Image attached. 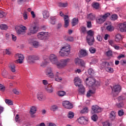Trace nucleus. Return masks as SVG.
Masks as SVG:
<instances>
[{
    "instance_id": "f257e3e1",
    "label": "nucleus",
    "mask_w": 126,
    "mask_h": 126,
    "mask_svg": "<svg viewBox=\"0 0 126 126\" xmlns=\"http://www.w3.org/2000/svg\"><path fill=\"white\" fill-rule=\"evenodd\" d=\"M87 33L88 34L86 37L87 42L90 46H92L95 41L94 39V32L92 30H89L87 32Z\"/></svg>"
},
{
    "instance_id": "f03ea898",
    "label": "nucleus",
    "mask_w": 126,
    "mask_h": 126,
    "mask_svg": "<svg viewBox=\"0 0 126 126\" xmlns=\"http://www.w3.org/2000/svg\"><path fill=\"white\" fill-rule=\"evenodd\" d=\"M60 56L61 57H67L70 54V46H64L62 48L61 51L59 52Z\"/></svg>"
},
{
    "instance_id": "7ed1b4c3",
    "label": "nucleus",
    "mask_w": 126,
    "mask_h": 126,
    "mask_svg": "<svg viewBox=\"0 0 126 126\" xmlns=\"http://www.w3.org/2000/svg\"><path fill=\"white\" fill-rule=\"evenodd\" d=\"M70 62V59H62L60 60V62H58L57 63L58 68H63L65 66H66L67 63Z\"/></svg>"
},
{
    "instance_id": "20e7f679",
    "label": "nucleus",
    "mask_w": 126,
    "mask_h": 126,
    "mask_svg": "<svg viewBox=\"0 0 126 126\" xmlns=\"http://www.w3.org/2000/svg\"><path fill=\"white\" fill-rule=\"evenodd\" d=\"M121 90H122L121 86L116 85L112 88V93L114 96H118L119 93L121 92Z\"/></svg>"
},
{
    "instance_id": "39448f33",
    "label": "nucleus",
    "mask_w": 126,
    "mask_h": 126,
    "mask_svg": "<svg viewBox=\"0 0 126 126\" xmlns=\"http://www.w3.org/2000/svg\"><path fill=\"white\" fill-rule=\"evenodd\" d=\"M38 30H39V27L37 26H31L29 29V32H28V35L31 36L32 34H36L38 32Z\"/></svg>"
},
{
    "instance_id": "423d86ee",
    "label": "nucleus",
    "mask_w": 126,
    "mask_h": 126,
    "mask_svg": "<svg viewBox=\"0 0 126 126\" xmlns=\"http://www.w3.org/2000/svg\"><path fill=\"white\" fill-rule=\"evenodd\" d=\"M15 58L17 59L15 61L16 63H23V60H24V56L23 55L18 53L15 55Z\"/></svg>"
},
{
    "instance_id": "0eeeda50",
    "label": "nucleus",
    "mask_w": 126,
    "mask_h": 126,
    "mask_svg": "<svg viewBox=\"0 0 126 126\" xmlns=\"http://www.w3.org/2000/svg\"><path fill=\"white\" fill-rule=\"evenodd\" d=\"M49 60L53 64H56L58 65L59 61L58 60V57L57 55L55 54H51L49 56Z\"/></svg>"
},
{
    "instance_id": "6e6552de",
    "label": "nucleus",
    "mask_w": 126,
    "mask_h": 126,
    "mask_svg": "<svg viewBox=\"0 0 126 126\" xmlns=\"http://www.w3.org/2000/svg\"><path fill=\"white\" fill-rule=\"evenodd\" d=\"M102 112V108L97 105H93L92 107L91 114H97L98 113H101Z\"/></svg>"
},
{
    "instance_id": "1a4fd4ad",
    "label": "nucleus",
    "mask_w": 126,
    "mask_h": 126,
    "mask_svg": "<svg viewBox=\"0 0 126 126\" xmlns=\"http://www.w3.org/2000/svg\"><path fill=\"white\" fill-rule=\"evenodd\" d=\"M86 82L87 85L90 87L95 84L96 80L93 77H89L86 79Z\"/></svg>"
},
{
    "instance_id": "9d476101",
    "label": "nucleus",
    "mask_w": 126,
    "mask_h": 126,
    "mask_svg": "<svg viewBox=\"0 0 126 126\" xmlns=\"http://www.w3.org/2000/svg\"><path fill=\"white\" fill-rule=\"evenodd\" d=\"M49 32H40L37 33V37L39 40H44L46 37H48Z\"/></svg>"
},
{
    "instance_id": "9b49d317",
    "label": "nucleus",
    "mask_w": 126,
    "mask_h": 126,
    "mask_svg": "<svg viewBox=\"0 0 126 126\" xmlns=\"http://www.w3.org/2000/svg\"><path fill=\"white\" fill-rule=\"evenodd\" d=\"M46 74L47 76L50 77V78H54L55 76L54 75V73L53 72V68L51 67L47 68L46 71Z\"/></svg>"
},
{
    "instance_id": "f8f14e48",
    "label": "nucleus",
    "mask_w": 126,
    "mask_h": 126,
    "mask_svg": "<svg viewBox=\"0 0 126 126\" xmlns=\"http://www.w3.org/2000/svg\"><path fill=\"white\" fill-rule=\"evenodd\" d=\"M26 30H27L26 27L22 26L20 28V29L17 31V33L18 35H24L25 33H26Z\"/></svg>"
},
{
    "instance_id": "ddd939ff",
    "label": "nucleus",
    "mask_w": 126,
    "mask_h": 126,
    "mask_svg": "<svg viewBox=\"0 0 126 126\" xmlns=\"http://www.w3.org/2000/svg\"><path fill=\"white\" fill-rule=\"evenodd\" d=\"M120 31L121 32H126V22L119 24L118 25Z\"/></svg>"
},
{
    "instance_id": "4468645a",
    "label": "nucleus",
    "mask_w": 126,
    "mask_h": 126,
    "mask_svg": "<svg viewBox=\"0 0 126 126\" xmlns=\"http://www.w3.org/2000/svg\"><path fill=\"white\" fill-rule=\"evenodd\" d=\"M63 106L66 109H72L73 108L72 104L68 101H64L63 102Z\"/></svg>"
},
{
    "instance_id": "2eb2a0df",
    "label": "nucleus",
    "mask_w": 126,
    "mask_h": 126,
    "mask_svg": "<svg viewBox=\"0 0 126 126\" xmlns=\"http://www.w3.org/2000/svg\"><path fill=\"white\" fill-rule=\"evenodd\" d=\"M78 87H79V93L80 94H81L82 95H84L85 93V88L84 86H83V85L80 84V85H78Z\"/></svg>"
},
{
    "instance_id": "dca6fc26",
    "label": "nucleus",
    "mask_w": 126,
    "mask_h": 126,
    "mask_svg": "<svg viewBox=\"0 0 126 126\" xmlns=\"http://www.w3.org/2000/svg\"><path fill=\"white\" fill-rule=\"evenodd\" d=\"M37 98L39 101H44V100H46V96L43 94V93L42 92L38 93Z\"/></svg>"
},
{
    "instance_id": "f3484780",
    "label": "nucleus",
    "mask_w": 126,
    "mask_h": 126,
    "mask_svg": "<svg viewBox=\"0 0 126 126\" xmlns=\"http://www.w3.org/2000/svg\"><path fill=\"white\" fill-rule=\"evenodd\" d=\"M78 122L81 125H87V120L84 117H81L78 119Z\"/></svg>"
},
{
    "instance_id": "a211bd4d",
    "label": "nucleus",
    "mask_w": 126,
    "mask_h": 126,
    "mask_svg": "<svg viewBox=\"0 0 126 126\" xmlns=\"http://www.w3.org/2000/svg\"><path fill=\"white\" fill-rule=\"evenodd\" d=\"M64 27L65 28L68 27V25H69V19L68 16L65 15L64 16Z\"/></svg>"
},
{
    "instance_id": "6ab92c4d",
    "label": "nucleus",
    "mask_w": 126,
    "mask_h": 126,
    "mask_svg": "<svg viewBox=\"0 0 126 126\" xmlns=\"http://www.w3.org/2000/svg\"><path fill=\"white\" fill-rule=\"evenodd\" d=\"M43 17L44 19H48L50 16V13L48 10H44L42 12Z\"/></svg>"
},
{
    "instance_id": "aec40b11",
    "label": "nucleus",
    "mask_w": 126,
    "mask_h": 126,
    "mask_svg": "<svg viewBox=\"0 0 126 126\" xmlns=\"http://www.w3.org/2000/svg\"><path fill=\"white\" fill-rule=\"evenodd\" d=\"M105 21H106V20L102 16H100L99 18L96 19V22L98 24H102V23H104Z\"/></svg>"
},
{
    "instance_id": "412c9836",
    "label": "nucleus",
    "mask_w": 126,
    "mask_h": 126,
    "mask_svg": "<svg viewBox=\"0 0 126 126\" xmlns=\"http://www.w3.org/2000/svg\"><path fill=\"white\" fill-rule=\"evenodd\" d=\"M74 82L75 83V85L76 86H78V85H80V83H81V80L79 77H76L74 79Z\"/></svg>"
},
{
    "instance_id": "4be33fe9",
    "label": "nucleus",
    "mask_w": 126,
    "mask_h": 126,
    "mask_svg": "<svg viewBox=\"0 0 126 126\" xmlns=\"http://www.w3.org/2000/svg\"><path fill=\"white\" fill-rule=\"evenodd\" d=\"M45 90H46L48 93H52L53 91V87L51 85H48L45 87Z\"/></svg>"
},
{
    "instance_id": "5701e85b",
    "label": "nucleus",
    "mask_w": 126,
    "mask_h": 126,
    "mask_svg": "<svg viewBox=\"0 0 126 126\" xmlns=\"http://www.w3.org/2000/svg\"><path fill=\"white\" fill-rule=\"evenodd\" d=\"M9 67L12 72H15V71H16V70L15 69V65H14V63H10L9 65Z\"/></svg>"
},
{
    "instance_id": "b1692460",
    "label": "nucleus",
    "mask_w": 126,
    "mask_h": 126,
    "mask_svg": "<svg viewBox=\"0 0 126 126\" xmlns=\"http://www.w3.org/2000/svg\"><path fill=\"white\" fill-rule=\"evenodd\" d=\"M92 6L95 9H99L100 8V4L98 2H94L92 4Z\"/></svg>"
},
{
    "instance_id": "393cba45",
    "label": "nucleus",
    "mask_w": 126,
    "mask_h": 126,
    "mask_svg": "<svg viewBox=\"0 0 126 126\" xmlns=\"http://www.w3.org/2000/svg\"><path fill=\"white\" fill-rule=\"evenodd\" d=\"M48 63H49V60H48V59H46L40 63V65L42 67H45V66L47 65Z\"/></svg>"
},
{
    "instance_id": "a878e982",
    "label": "nucleus",
    "mask_w": 126,
    "mask_h": 126,
    "mask_svg": "<svg viewBox=\"0 0 126 126\" xmlns=\"http://www.w3.org/2000/svg\"><path fill=\"white\" fill-rule=\"evenodd\" d=\"M79 65L81 66V67H83V68H85L86 67V62L84 61V60L81 59Z\"/></svg>"
},
{
    "instance_id": "bb28decb",
    "label": "nucleus",
    "mask_w": 126,
    "mask_h": 126,
    "mask_svg": "<svg viewBox=\"0 0 126 126\" xmlns=\"http://www.w3.org/2000/svg\"><path fill=\"white\" fill-rule=\"evenodd\" d=\"M109 118L111 121H114V119L116 118V113L114 111H112L110 113Z\"/></svg>"
},
{
    "instance_id": "cd10ccee",
    "label": "nucleus",
    "mask_w": 126,
    "mask_h": 126,
    "mask_svg": "<svg viewBox=\"0 0 126 126\" xmlns=\"http://www.w3.org/2000/svg\"><path fill=\"white\" fill-rule=\"evenodd\" d=\"M93 94H95V90H90L87 94V96L88 97H91V96H92Z\"/></svg>"
},
{
    "instance_id": "c85d7f7f",
    "label": "nucleus",
    "mask_w": 126,
    "mask_h": 126,
    "mask_svg": "<svg viewBox=\"0 0 126 126\" xmlns=\"http://www.w3.org/2000/svg\"><path fill=\"white\" fill-rule=\"evenodd\" d=\"M36 112H37V108H36V107L32 106L31 108L30 114H36Z\"/></svg>"
},
{
    "instance_id": "c756f323",
    "label": "nucleus",
    "mask_w": 126,
    "mask_h": 126,
    "mask_svg": "<svg viewBox=\"0 0 126 126\" xmlns=\"http://www.w3.org/2000/svg\"><path fill=\"white\" fill-rule=\"evenodd\" d=\"M89 111V110L88 109V107H86L81 110L80 113V114H88Z\"/></svg>"
},
{
    "instance_id": "7c9ffc66",
    "label": "nucleus",
    "mask_w": 126,
    "mask_h": 126,
    "mask_svg": "<svg viewBox=\"0 0 126 126\" xmlns=\"http://www.w3.org/2000/svg\"><path fill=\"white\" fill-rule=\"evenodd\" d=\"M123 39V37H122V35L120 34H117L116 35V37H115V41L116 42H120V41H121V40H122Z\"/></svg>"
},
{
    "instance_id": "2f4dec72",
    "label": "nucleus",
    "mask_w": 126,
    "mask_h": 126,
    "mask_svg": "<svg viewBox=\"0 0 126 126\" xmlns=\"http://www.w3.org/2000/svg\"><path fill=\"white\" fill-rule=\"evenodd\" d=\"M80 55L81 57H86V56H87V52H86V51L84 50H81L80 51Z\"/></svg>"
},
{
    "instance_id": "473e14b6",
    "label": "nucleus",
    "mask_w": 126,
    "mask_h": 126,
    "mask_svg": "<svg viewBox=\"0 0 126 126\" xmlns=\"http://www.w3.org/2000/svg\"><path fill=\"white\" fill-rule=\"evenodd\" d=\"M62 80H63V79L62 77L59 76V72H57L55 76V81L60 82V81H62Z\"/></svg>"
},
{
    "instance_id": "72a5a7b5",
    "label": "nucleus",
    "mask_w": 126,
    "mask_h": 126,
    "mask_svg": "<svg viewBox=\"0 0 126 126\" xmlns=\"http://www.w3.org/2000/svg\"><path fill=\"white\" fill-rule=\"evenodd\" d=\"M64 40L67 42H72L73 41V37L72 36H65Z\"/></svg>"
},
{
    "instance_id": "f704fd0d",
    "label": "nucleus",
    "mask_w": 126,
    "mask_h": 126,
    "mask_svg": "<svg viewBox=\"0 0 126 126\" xmlns=\"http://www.w3.org/2000/svg\"><path fill=\"white\" fill-rule=\"evenodd\" d=\"M58 5L60 7H66V6H67V3H63L59 2L58 3Z\"/></svg>"
},
{
    "instance_id": "c9c22d12",
    "label": "nucleus",
    "mask_w": 126,
    "mask_h": 126,
    "mask_svg": "<svg viewBox=\"0 0 126 126\" xmlns=\"http://www.w3.org/2000/svg\"><path fill=\"white\" fill-rule=\"evenodd\" d=\"M106 30H107V31H109V32H112V31H114V30H115V28L112 26V25H108L106 27Z\"/></svg>"
},
{
    "instance_id": "e433bc0d",
    "label": "nucleus",
    "mask_w": 126,
    "mask_h": 126,
    "mask_svg": "<svg viewBox=\"0 0 126 126\" xmlns=\"http://www.w3.org/2000/svg\"><path fill=\"white\" fill-rule=\"evenodd\" d=\"M88 19H89V20H94V19H95V15L92 13L88 14Z\"/></svg>"
},
{
    "instance_id": "4c0bfd02",
    "label": "nucleus",
    "mask_w": 126,
    "mask_h": 126,
    "mask_svg": "<svg viewBox=\"0 0 126 126\" xmlns=\"http://www.w3.org/2000/svg\"><path fill=\"white\" fill-rule=\"evenodd\" d=\"M32 44L33 47H34V48H38L40 46L39 42L37 41H32Z\"/></svg>"
},
{
    "instance_id": "58836bf2",
    "label": "nucleus",
    "mask_w": 126,
    "mask_h": 126,
    "mask_svg": "<svg viewBox=\"0 0 126 126\" xmlns=\"http://www.w3.org/2000/svg\"><path fill=\"white\" fill-rule=\"evenodd\" d=\"M6 16V13L4 12L2 10H0V18L5 17Z\"/></svg>"
},
{
    "instance_id": "ea45409f",
    "label": "nucleus",
    "mask_w": 126,
    "mask_h": 126,
    "mask_svg": "<svg viewBox=\"0 0 126 126\" xmlns=\"http://www.w3.org/2000/svg\"><path fill=\"white\" fill-rule=\"evenodd\" d=\"M50 23L52 24V25H55L56 24V17H50Z\"/></svg>"
},
{
    "instance_id": "a19ab883",
    "label": "nucleus",
    "mask_w": 126,
    "mask_h": 126,
    "mask_svg": "<svg viewBox=\"0 0 126 126\" xmlns=\"http://www.w3.org/2000/svg\"><path fill=\"white\" fill-rule=\"evenodd\" d=\"M77 23H78V19H77L76 18H73L72 22V26H75Z\"/></svg>"
},
{
    "instance_id": "79ce46f5",
    "label": "nucleus",
    "mask_w": 126,
    "mask_h": 126,
    "mask_svg": "<svg viewBox=\"0 0 126 126\" xmlns=\"http://www.w3.org/2000/svg\"><path fill=\"white\" fill-rule=\"evenodd\" d=\"M81 59L77 58L74 60V63L76 65H79V63H80V62L81 61Z\"/></svg>"
},
{
    "instance_id": "37998d69",
    "label": "nucleus",
    "mask_w": 126,
    "mask_h": 126,
    "mask_svg": "<svg viewBox=\"0 0 126 126\" xmlns=\"http://www.w3.org/2000/svg\"><path fill=\"white\" fill-rule=\"evenodd\" d=\"M88 74L92 76H93L95 74L94 70L92 68H90L88 71Z\"/></svg>"
},
{
    "instance_id": "c03bdc74",
    "label": "nucleus",
    "mask_w": 126,
    "mask_h": 126,
    "mask_svg": "<svg viewBox=\"0 0 126 126\" xmlns=\"http://www.w3.org/2000/svg\"><path fill=\"white\" fill-rule=\"evenodd\" d=\"M0 28L1 30H7L8 27L6 25L2 24L0 25Z\"/></svg>"
},
{
    "instance_id": "a18cd8bd",
    "label": "nucleus",
    "mask_w": 126,
    "mask_h": 126,
    "mask_svg": "<svg viewBox=\"0 0 126 126\" xmlns=\"http://www.w3.org/2000/svg\"><path fill=\"white\" fill-rule=\"evenodd\" d=\"M106 71H107V72H110V73H113V72H114V68L107 67L106 68Z\"/></svg>"
},
{
    "instance_id": "49530a36",
    "label": "nucleus",
    "mask_w": 126,
    "mask_h": 126,
    "mask_svg": "<svg viewBox=\"0 0 126 126\" xmlns=\"http://www.w3.org/2000/svg\"><path fill=\"white\" fill-rule=\"evenodd\" d=\"M28 61L29 63L34 62V55L28 56Z\"/></svg>"
},
{
    "instance_id": "de8ad7c7",
    "label": "nucleus",
    "mask_w": 126,
    "mask_h": 126,
    "mask_svg": "<svg viewBox=\"0 0 126 126\" xmlns=\"http://www.w3.org/2000/svg\"><path fill=\"white\" fill-rule=\"evenodd\" d=\"M5 102L6 104H7V105H13V103L11 100L5 99Z\"/></svg>"
},
{
    "instance_id": "09e8293b",
    "label": "nucleus",
    "mask_w": 126,
    "mask_h": 126,
    "mask_svg": "<svg viewBox=\"0 0 126 126\" xmlns=\"http://www.w3.org/2000/svg\"><path fill=\"white\" fill-rule=\"evenodd\" d=\"M67 117L68 118V119H72L73 118V117H74V113H73V112H69L68 115H67Z\"/></svg>"
},
{
    "instance_id": "8fccbe9b",
    "label": "nucleus",
    "mask_w": 126,
    "mask_h": 126,
    "mask_svg": "<svg viewBox=\"0 0 126 126\" xmlns=\"http://www.w3.org/2000/svg\"><path fill=\"white\" fill-rule=\"evenodd\" d=\"M92 120L94 121V122H97L98 120V116L97 115L94 114L92 116Z\"/></svg>"
},
{
    "instance_id": "3c124183",
    "label": "nucleus",
    "mask_w": 126,
    "mask_h": 126,
    "mask_svg": "<svg viewBox=\"0 0 126 126\" xmlns=\"http://www.w3.org/2000/svg\"><path fill=\"white\" fill-rule=\"evenodd\" d=\"M66 93L64 91H59L58 92V95L60 97H63V96H64L65 95Z\"/></svg>"
},
{
    "instance_id": "603ef678",
    "label": "nucleus",
    "mask_w": 126,
    "mask_h": 126,
    "mask_svg": "<svg viewBox=\"0 0 126 126\" xmlns=\"http://www.w3.org/2000/svg\"><path fill=\"white\" fill-rule=\"evenodd\" d=\"M124 102H120L119 103H116V107H117V108H121L124 107Z\"/></svg>"
},
{
    "instance_id": "864d4df0",
    "label": "nucleus",
    "mask_w": 126,
    "mask_h": 126,
    "mask_svg": "<svg viewBox=\"0 0 126 126\" xmlns=\"http://www.w3.org/2000/svg\"><path fill=\"white\" fill-rule=\"evenodd\" d=\"M105 55H106L107 57H112V56L113 55V52L111 50H109L106 52Z\"/></svg>"
},
{
    "instance_id": "5fc2aeb1",
    "label": "nucleus",
    "mask_w": 126,
    "mask_h": 126,
    "mask_svg": "<svg viewBox=\"0 0 126 126\" xmlns=\"http://www.w3.org/2000/svg\"><path fill=\"white\" fill-rule=\"evenodd\" d=\"M15 121L16 123H20V118H19V115L17 114L15 117Z\"/></svg>"
},
{
    "instance_id": "6e6d98bb",
    "label": "nucleus",
    "mask_w": 126,
    "mask_h": 126,
    "mask_svg": "<svg viewBox=\"0 0 126 126\" xmlns=\"http://www.w3.org/2000/svg\"><path fill=\"white\" fill-rule=\"evenodd\" d=\"M89 51L91 54H95V53H96V49L94 48V47L90 48Z\"/></svg>"
},
{
    "instance_id": "4d7b16f0",
    "label": "nucleus",
    "mask_w": 126,
    "mask_h": 126,
    "mask_svg": "<svg viewBox=\"0 0 126 126\" xmlns=\"http://www.w3.org/2000/svg\"><path fill=\"white\" fill-rule=\"evenodd\" d=\"M102 65L103 66V67L107 68V67L110 65V63L107 62H104L102 63Z\"/></svg>"
},
{
    "instance_id": "13d9d810",
    "label": "nucleus",
    "mask_w": 126,
    "mask_h": 126,
    "mask_svg": "<svg viewBox=\"0 0 126 126\" xmlns=\"http://www.w3.org/2000/svg\"><path fill=\"white\" fill-rule=\"evenodd\" d=\"M51 111H53V112H55V111H57L58 110V106L57 105H52L51 108Z\"/></svg>"
},
{
    "instance_id": "bf43d9fd",
    "label": "nucleus",
    "mask_w": 126,
    "mask_h": 126,
    "mask_svg": "<svg viewBox=\"0 0 126 126\" xmlns=\"http://www.w3.org/2000/svg\"><path fill=\"white\" fill-rule=\"evenodd\" d=\"M110 13H106L102 16L103 17V18H104V20H106V19H107V18L110 16Z\"/></svg>"
},
{
    "instance_id": "052dcab7",
    "label": "nucleus",
    "mask_w": 126,
    "mask_h": 126,
    "mask_svg": "<svg viewBox=\"0 0 126 126\" xmlns=\"http://www.w3.org/2000/svg\"><path fill=\"white\" fill-rule=\"evenodd\" d=\"M81 31L82 33H83V34H85V33H86L87 32L86 28L84 27H81Z\"/></svg>"
},
{
    "instance_id": "680f3d73",
    "label": "nucleus",
    "mask_w": 126,
    "mask_h": 126,
    "mask_svg": "<svg viewBox=\"0 0 126 126\" xmlns=\"http://www.w3.org/2000/svg\"><path fill=\"white\" fill-rule=\"evenodd\" d=\"M111 19L113 21L117 20V19H118V16L116 14L112 15L111 16Z\"/></svg>"
},
{
    "instance_id": "e2e57ef3",
    "label": "nucleus",
    "mask_w": 126,
    "mask_h": 126,
    "mask_svg": "<svg viewBox=\"0 0 126 126\" xmlns=\"http://www.w3.org/2000/svg\"><path fill=\"white\" fill-rule=\"evenodd\" d=\"M120 63L122 65H123V66H126V60H121Z\"/></svg>"
},
{
    "instance_id": "0e129e2a",
    "label": "nucleus",
    "mask_w": 126,
    "mask_h": 126,
    "mask_svg": "<svg viewBox=\"0 0 126 126\" xmlns=\"http://www.w3.org/2000/svg\"><path fill=\"white\" fill-rule=\"evenodd\" d=\"M118 115L120 117H122V116H123L124 115V110H119L118 112Z\"/></svg>"
},
{
    "instance_id": "69168bd1",
    "label": "nucleus",
    "mask_w": 126,
    "mask_h": 126,
    "mask_svg": "<svg viewBox=\"0 0 126 126\" xmlns=\"http://www.w3.org/2000/svg\"><path fill=\"white\" fill-rule=\"evenodd\" d=\"M12 92L14 94H16V95H18L19 94V91H17L16 89H14L12 90Z\"/></svg>"
},
{
    "instance_id": "338daca9",
    "label": "nucleus",
    "mask_w": 126,
    "mask_h": 126,
    "mask_svg": "<svg viewBox=\"0 0 126 126\" xmlns=\"http://www.w3.org/2000/svg\"><path fill=\"white\" fill-rule=\"evenodd\" d=\"M96 39L97 41H99V42H101L102 41V36L100 35H98L96 37Z\"/></svg>"
},
{
    "instance_id": "774afa93",
    "label": "nucleus",
    "mask_w": 126,
    "mask_h": 126,
    "mask_svg": "<svg viewBox=\"0 0 126 126\" xmlns=\"http://www.w3.org/2000/svg\"><path fill=\"white\" fill-rule=\"evenodd\" d=\"M108 42L109 44H110L111 46H112V47H114V46L115 45V44H114V41L112 40H108Z\"/></svg>"
}]
</instances>
